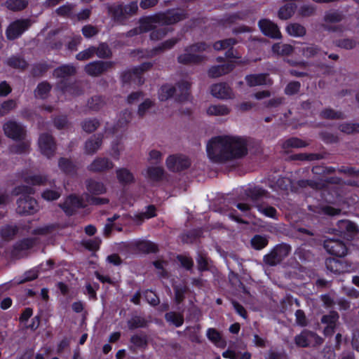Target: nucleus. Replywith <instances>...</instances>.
Masks as SVG:
<instances>
[{"label":"nucleus","instance_id":"nucleus-17","mask_svg":"<svg viewBox=\"0 0 359 359\" xmlns=\"http://www.w3.org/2000/svg\"><path fill=\"white\" fill-rule=\"evenodd\" d=\"M114 163L106 157H97L87 167L88 171L95 173L105 172L111 170Z\"/></svg>","mask_w":359,"mask_h":359},{"label":"nucleus","instance_id":"nucleus-51","mask_svg":"<svg viewBox=\"0 0 359 359\" xmlns=\"http://www.w3.org/2000/svg\"><path fill=\"white\" fill-rule=\"evenodd\" d=\"M206 335L208 339L215 345L219 346L221 342L225 345V341L223 340L221 333L215 328H208Z\"/></svg>","mask_w":359,"mask_h":359},{"label":"nucleus","instance_id":"nucleus-5","mask_svg":"<svg viewBox=\"0 0 359 359\" xmlns=\"http://www.w3.org/2000/svg\"><path fill=\"white\" fill-rule=\"evenodd\" d=\"M108 15L116 24L126 25L130 18L135 15L138 11L137 1H131L127 4L114 3L107 4Z\"/></svg>","mask_w":359,"mask_h":359},{"label":"nucleus","instance_id":"nucleus-64","mask_svg":"<svg viewBox=\"0 0 359 359\" xmlns=\"http://www.w3.org/2000/svg\"><path fill=\"white\" fill-rule=\"evenodd\" d=\"M95 46H92L87 49L79 52L76 55L78 60L83 61L92 58L95 55Z\"/></svg>","mask_w":359,"mask_h":359},{"label":"nucleus","instance_id":"nucleus-58","mask_svg":"<svg viewBox=\"0 0 359 359\" xmlns=\"http://www.w3.org/2000/svg\"><path fill=\"white\" fill-rule=\"evenodd\" d=\"M59 168L65 172L71 174L75 172L74 164L69 159L61 158L58 162Z\"/></svg>","mask_w":359,"mask_h":359},{"label":"nucleus","instance_id":"nucleus-37","mask_svg":"<svg viewBox=\"0 0 359 359\" xmlns=\"http://www.w3.org/2000/svg\"><path fill=\"white\" fill-rule=\"evenodd\" d=\"M308 245L303 244L296 250L295 254L302 262H310L314 258V254Z\"/></svg>","mask_w":359,"mask_h":359},{"label":"nucleus","instance_id":"nucleus-30","mask_svg":"<svg viewBox=\"0 0 359 359\" xmlns=\"http://www.w3.org/2000/svg\"><path fill=\"white\" fill-rule=\"evenodd\" d=\"M179 41V39L172 38L165 41L156 47L152 48L149 54V57L155 56L165 50H170Z\"/></svg>","mask_w":359,"mask_h":359},{"label":"nucleus","instance_id":"nucleus-53","mask_svg":"<svg viewBox=\"0 0 359 359\" xmlns=\"http://www.w3.org/2000/svg\"><path fill=\"white\" fill-rule=\"evenodd\" d=\"M105 104L104 99L101 96H93L88 101V107L93 111H99Z\"/></svg>","mask_w":359,"mask_h":359},{"label":"nucleus","instance_id":"nucleus-34","mask_svg":"<svg viewBox=\"0 0 359 359\" xmlns=\"http://www.w3.org/2000/svg\"><path fill=\"white\" fill-rule=\"evenodd\" d=\"M269 238V236L256 234L250 239L251 247L256 250H261L268 245Z\"/></svg>","mask_w":359,"mask_h":359},{"label":"nucleus","instance_id":"nucleus-31","mask_svg":"<svg viewBox=\"0 0 359 359\" xmlns=\"http://www.w3.org/2000/svg\"><path fill=\"white\" fill-rule=\"evenodd\" d=\"M86 185L88 192L93 195L102 194L107 191V189L102 182L93 179L86 180Z\"/></svg>","mask_w":359,"mask_h":359},{"label":"nucleus","instance_id":"nucleus-40","mask_svg":"<svg viewBox=\"0 0 359 359\" xmlns=\"http://www.w3.org/2000/svg\"><path fill=\"white\" fill-rule=\"evenodd\" d=\"M20 142L13 144L10 147V151L13 154H22L29 152L30 147V142L26 140H20Z\"/></svg>","mask_w":359,"mask_h":359},{"label":"nucleus","instance_id":"nucleus-63","mask_svg":"<svg viewBox=\"0 0 359 359\" xmlns=\"http://www.w3.org/2000/svg\"><path fill=\"white\" fill-rule=\"evenodd\" d=\"M7 65L13 68L24 69L27 66L25 60L20 57L13 56L8 59Z\"/></svg>","mask_w":359,"mask_h":359},{"label":"nucleus","instance_id":"nucleus-52","mask_svg":"<svg viewBox=\"0 0 359 359\" xmlns=\"http://www.w3.org/2000/svg\"><path fill=\"white\" fill-rule=\"evenodd\" d=\"M101 240L99 238H94L82 241V245L89 251L95 252L100 249Z\"/></svg>","mask_w":359,"mask_h":359},{"label":"nucleus","instance_id":"nucleus-61","mask_svg":"<svg viewBox=\"0 0 359 359\" xmlns=\"http://www.w3.org/2000/svg\"><path fill=\"white\" fill-rule=\"evenodd\" d=\"M176 258L180 263L182 267L184 268L187 271L192 269L194 266V261L191 257L184 255H177Z\"/></svg>","mask_w":359,"mask_h":359},{"label":"nucleus","instance_id":"nucleus-41","mask_svg":"<svg viewBox=\"0 0 359 359\" xmlns=\"http://www.w3.org/2000/svg\"><path fill=\"white\" fill-rule=\"evenodd\" d=\"M165 319L168 323L174 325L176 327L182 326L184 321L183 314L175 311L167 312L165 314Z\"/></svg>","mask_w":359,"mask_h":359},{"label":"nucleus","instance_id":"nucleus-43","mask_svg":"<svg viewBox=\"0 0 359 359\" xmlns=\"http://www.w3.org/2000/svg\"><path fill=\"white\" fill-rule=\"evenodd\" d=\"M176 91L175 87L169 84L163 85L158 90V98L161 101H165L173 96L175 97Z\"/></svg>","mask_w":359,"mask_h":359},{"label":"nucleus","instance_id":"nucleus-45","mask_svg":"<svg viewBox=\"0 0 359 359\" xmlns=\"http://www.w3.org/2000/svg\"><path fill=\"white\" fill-rule=\"evenodd\" d=\"M22 180L28 184H31L33 186H40L43 185L47 182V177L45 175H23Z\"/></svg>","mask_w":359,"mask_h":359},{"label":"nucleus","instance_id":"nucleus-60","mask_svg":"<svg viewBox=\"0 0 359 359\" xmlns=\"http://www.w3.org/2000/svg\"><path fill=\"white\" fill-rule=\"evenodd\" d=\"M82 128L87 133H93L100 126V122L96 118L86 119L83 121Z\"/></svg>","mask_w":359,"mask_h":359},{"label":"nucleus","instance_id":"nucleus-62","mask_svg":"<svg viewBox=\"0 0 359 359\" xmlns=\"http://www.w3.org/2000/svg\"><path fill=\"white\" fill-rule=\"evenodd\" d=\"M320 116L327 119H341L344 118L341 112L335 111L331 109H326L321 111Z\"/></svg>","mask_w":359,"mask_h":359},{"label":"nucleus","instance_id":"nucleus-1","mask_svg":"<svg viewBox=\"0 0 359 359\" xmlns=\"http://www.w3.org/2000/svg\"><path fill=\"white\" fill-rule=\"evenodd\" d=\"M207 153L212 161L225 163L244 156L247 154V142L241 137H215L208 143Z\"/></svg>","mask_w":359,"mask_h":359},{"label":"nucleus","instance_id":"nucleus-9","mask_svg":"<svg viewBox=\"0 0 359 359\" xmlns=\"http://www.w3.org/2000/svg\"><path fill=\"white\" fill-rule=\"evenodd\" d=\"M62 209L65 214L68 216L80 215L83 216L88 211L86 208V203L82 198L78 197L75 195H70L68 196L65 202L60 205Z\"/></svg>","mask_w":359,"mask_h":359},{"label":"nucleus","instance_id":"nucleus-33","mask_svg":"<svg viewBox=\"0 0 359 359\" xmlns=\"http://www.w3.org/2000/svg\"><path fill=\"white\" fill-rule=\"evenodd\" d=\"M325 267L327 271L334 274H339L344 271L343 263L335 258H327L325 262Z\"/></svg>","mask_w":359,"mask_h":359},{"label":"nucleus","instance_id":"nucleus-18","mask_svg":"<svg viewBox=\"0 0 359 359\" xmlns=\"http://www.w3.org/2000/svg\"><path fill=\"white\" fill-rule=\"evenodd\" d=\"M190 161L184 156H170L166 159L168 168L173 172H178L187 169L190 166Z\"/></svg>","mask_w":359,"mask_h":359},{"label":"nucleus","instance_id":"nucleus-56","mask_svg":"<svg viewBox=\"0 0 359 359\" xmlns=\"http://www.w3.org/2000/svg\"><path fill=\"white\" fill-rule=\"evenodd\" d=\"M170 29L168 27H158L155 28L151 32L149 37L152 41H159L163 39L169 32Z\"/></svg>","mask_w":359,"mask_h":359},{"label":"nucleus","instance_id":"nucleus-35","mask_svg":"<svg viewBox=\"0 0 359 359\" xmlns=\"http://www.w3.org/2000/svg\"><path fill=\"white\" fill-rule=\"evenodd\" d=\"M130 342L137 348L145 349L148 346V337L144 332L135 334L130 337Z\"/></svg>","mask_w":359,"mask_h":359},{"label":"nucleus","instance_id":"nucleus-12","mask_svg":"<svg viewBox=\"0 0 359 359\" xmlns=\"http://www.w3.org/2000/svg\"><path fill=\"white\" fill-rule=\"evenodd\" d=\"M323 247L327 253L337 257H343L348 252L346 245L340 239L328 238L324 241Z\"/></svg>","mask_w":359,"mask_h":359},{"label":"nucleus","instance_id":"nucleus-22","mask_svg":"<svg viewBox=\"0 0 359 359\" xmlns=\"http://www.w3.org/2000/svg\"><path fill=\"white\" fill-rule=\"evenodd\" d=\"M258 25L264 35L273 39H280L281 37L278 26L272 21L268 19H262L259 21Z\"/></svg>","mask_w":359,"mask_h":359},{"label":"nucleus","instance_id":"nucleus-57","mask_svg":"<svg viewBox=\"0 0 359 359\" xmlns=\"http://www.w3.org/2000/svg\"><path fill=\"white\" fill-rule=\"evenodd\" d=\"M156 208L154 205H149L145 212H140L135 215L137 222H144L146 219L151 218L156 216Z\"/></svg>","mask_w":359,"mask_h":359},{"label":"nucleus","instance_id":"nucleus-47","mask_svg":"<svg viewBox=\"0 0 359 359\" xmlns=\"http://www.w3.org/2000/svg\"><path fill=\"white\" fill-rule=\"evenodd\" d=\"M202 233L200 229H193L184 232L181 236L182 241L184 243H193L201 237Z\"/></svg>","mask_w":359,"mask_h":359},{"label":"nucleus","instance_id":"nucleus-24","mask_svg":"<svg viewBox=\"0 0 359 359\" xmlns=\"http://www.w3.org/2000/svg\"><path fill=\"white\" fill-rule=\"evenodd\" d=\"M191 83L188 80H182L177 83L175 87V100L178 102H184L189 100L190 96V87Z\"/></svg>","mask_w":359,"mask_h":359},{"label":"nucleus","instance_id":"nucleus-15","mask_svg":"<svg viewBox=\"0 0 359 359\" xmlns=\"http://www.w3.org/2000/svg\"><path fill=\"white\" fill-rule=\"evenodd\" d=\"M113 65L114 62L110 61H94L87 64L84 70L91 76H99L111 69Z\"/></svg>","mask_w":359,"mask_h":359},{"label":"nucleus","instance_id":"nucleus-21","mask_svg":"<svg viewBox=\"0 0 359 359\" xmlns=\"http://www.w3.org/2000/svg\"><path fill=\"white\" fill-rule=\"evenodd\" d=\"M245 194L252 204L257 208L260 205L259 202L269 197L268 191L259 187L248 188L245 191Z\"/></svg>","mask_w":359,"mask_h":359},{"label":"nucleus","instance_id":"nucleus-11","mask_svg":"<svg viewBox=\"0 0 359 359\" xmlns=\"http://www.w3.org/2000/svg\"><path fill=\"white\" fill-rule=\"evenodd\" d=\"M152 66L153 64L151 62H144L137 67L126 70L121 75L122 81L125 83L131 81L137 84L143 83L144 80L142 79V74L149 70Z\"/></svg>","mask_w":359,"mask_h":359},{"label":"nucleus","instance_id":"nucleus-25","mask_svg":"<svg viewBox=\"0 0 359 359\" xmlns=\"http://www.w3.org/2000/svg\"><path fill=\"white\" fill-rule=\"evenodd\" d=\"M103 135L97 134L91 136L85 143V153L88 155L95 154L101 147Z\"/></svg>","mask_w":359,"mask_h":359},{"label":"nucleus","instance_id":"nucleus-7","mask_svg":"<svg viewBox=\"0 0 359 359\" xmlns=\"http://www.w3.org/2000/svg\"><path fill=\"white\" fill-rule=\"evenodd\" d=\"M209 48L210 46L204 42L192 44L185 48L184 53L177 57V61L184 65L198 64L205 59L200 53Z\"/></svg>","mask_w":359,"mask_h":359},{"label":"nucleus","instance_id":"nucleus-59","mask_svg":"<svg viewBox=\"0 0 359 359\" xmlns=\"http://www.w3.org/2000/svg\"><path fill=\"white\" fill-rule=\"evenodd\" d=\"M344 15L337 11L326 13L324 20L327 22L336 23L339 22L344 19Z\"/></svg>","mask_w":359,"mask_h":359},{"label":"nucleus","instance_id":"nucleus-14","mask_svg":"<svg viewBox=\"0 0 359 359\" xmlns=\"http://www.w3.org/2000/svg\"><path fill=\"white\" fill-rule=\"evenodd\" d=\"M39 147L42 154L48 158L54 156L56 144L53 136L48 133H43L39 138Z\"/></svg>","mask_w":359,"mask_h":359},{"label":"nucleus","instance_id":"nucleus-55","mask_svg":"<svg viewBox=\"0 0 359 359\" xmlns=\"http://www.w3.org/2000/svg\"><path fill=\"white\" fill-rule=\"evenodd\" d=\"M50 89L51 86L48 82H41L37 86L35 90V96L41 99H45Z\"/></svg>","mask_w":359,"mask_h":359},{"label":"nucleus","instance_id":"nucleus-3","mask_svg":"<svg viewBox=\"0 0 359 359\" xmlns=\"http://www.w3.org/2000/svg\"><path fill=\"white\" fill-rule=\"evenodd\" d=\"M34 192L35 190L33 187L27 185L18 186L13 190V195L22 194V196L17 201L16 212L18 214L21 215H33L39 210L40 207L36 200L29 196Z\"/></svg>","mask_w":359,"mask_h":359},{"label":"nucleus","instance_id":"nucleus-16","mask_svg":"<svg viewBox=\"0 0 359 359\" xmlns=\"http://www.w3.org/2000/svg\"><path fill=\"white\" fill-rule=\"evenodd\" d=\"M29 20H18L11 23L6 29V36L9 40L18 38L29 27Z\"/></svg>","mask_w":359,"mask_h":359},{"label":"nucleus","instance_id":"nucleus-48","mask_svg":"<svg viewBox=\"0 0 359 359\" xmlns=\"http://www.w3.org/2000/svg\"><path fill=\"white\" fill-rule=\"evenodd\" d=\"M272 50L278 55H289L293 52L294 48L290 44L277 43L273 45Z\"/></svg>","mask_w":359,"mask_h":359},{"label":"nucleus","instance_id":"nucleus-20","mask_svg":"<svg viewBox=\"0 0 359 359\" xmlns=\"http://www.w3.org/2000/svg\"><path fill=\"white\" fill-rule=\"evenodd\" d=\"M211 94L220 100L233 99L234 93L231 88L226 83H219L211 86Z\"/></svg>","mask_w":359,"mask_h":359},{"label":"nucleus","instance_id":"nucleus-44","mask_svg":"<svg viewBox=\"0 0 359 359\" xmlns=\"http://www.w3.org/2000/svg\"><path fill=\"white\" fill-rule=\"evenodd\" d=\"M308 144L304 140L297 137H290L282 143V148L285 151L291 148H302Z\"/></svg>","mask_w":359,"mask_h":359},{"label":"nucleus","instance_id":"nucleus-50","mask_svg":"<svg viewBox=\"0 0 359 359\" xmlns=\"http://www.w3.org/2000/svg\"><path fill=\"white\" fill-rule=\"evenodd\" d=\"M5 5L11 11H18L27 6L28 0H7Z\"/></svg>","mask_w":359,"mask_h":359},{"label":"nucleus","instance_id":"nucleus-49","mask_svg":"<svg viewBox=\"0 0 359 359\" xmlns=\"http://www.w3.org/2000/svg\"><path fill=\"white\" fill-rule=\"evenodd\" d=\"M286 31L292 36L300 37L306 34V29L298 23H292L287 26Z\"/></svg>","mask_w":359,"mask_h":359},{"label":"nucleus","instance_id":"nucleus-38","mask_svg":"<svg viewBox=\"0 0 359 359\" xmlns=\"http://www.w3.org/2000/svg\"><path fill=\"white\" fill-rule=\"evenodd\" d=\"M116 177L121 184H127L134 182L133 173L127 168H118L116 170Z\"/></svg>","mask_w":359,"mask_h":359},{"label":"nucleus","instance_id":"nucleus-39","mask_svg":"<svg viewBox=\"0 0 359 359\" xmlns=\"http://www.w3.org/2000/svg\"><path fill=\"white\" fill-rule=\"evenodd\" d=\"M297 9V5L294 2L286 3L278 11V17L282 20L290 18Z\"/></svg>","mask_w":359,"mask_h":359},{"label":"nucleus","instance_id":"nucleus-29","mask_svg":"<svg viewBox=\"0 0 359 359\" xmlns=\"http://www.w3.org/2000/svg\"><path fill=\"white\" fill-rule=\"evenodd\" d=\"M233 68L234 65L232 62H228L222 65L213 66L208 70V75L210 77L217 78L229 73L233 69Z\"/></svg>","mask_w":359,"mask_h":359},{"label":"nucleus","instance_id":"nucleus-32","mask_svg":"<svg viewBox=\"0 0 359 359\" xmlns=\"http://www.w3.org/2000/svg\"><path fill=\"white\" fill-rule=\"evenodd\" d=\"M314 337V332L304 330L302 332L294 337V342L299 347H307L309 346L310 339Z\"/></svg>","mask_w":359,"mask_h":359},{"label":"nucleus","instance_id":"nucleus-42","mask_svg":"<svg viewBox=\"0 0 359 359\" xmlns=\"http://www.w3.org/2000/svg\"><path fill=\"white\" fill-rule=\"evenodd\" d=\"M19 226H4L1 229V236L5 241L13 240L19 231Z\"/></svg>","mask_w":359,"mask_h":359},{"label":"nucleus","instance_id":"nucleus-23","mask_svg":"<svg viewBox=\"0 0 359 359\" xmlns=\"http://www.w3.org/2000/svg\"><path fill=\"white\" fill-rule=\"evenodd\" d=\"M245 80L250 87L271 85L268 74H253L245 76Z\"/></svg>","mask_w":359,"mask_h":359},{"label":"nucleus","instance_id":"nucleus-27","mask_svg":"<svg viewBox=\"0 0 359 359\" xmlns=\"http://www.w3.org/2000/svg\"><path fill=\"white\" fill-rule=\"evenodd\" d=\"M237 42H238L237 40H236L235 39H233V38L226 39L216 41L213 44V48L216 50H221L229 48V49L226 53V56L227 57H236V56H234L233 55L232 47L236 43H237Z\"/></svg>","mask_w":359,"mask_h":359},{"label":"nucleus","instance_id":"nucleus-2","mask_svg":"<svg viewBox=\"0 0 359 359\" xmlns=\"http://www.w3.org/2000/svg\"><path fill=\"white\" fill-rule=\"evenodd\" d=\"M187 18V13L182 10H168L165 12L158 13L140 20L138 27L141 34L151 32L156 27L155 24L173 25Z\"/></svg>","mask_w":359,"mask_h":359},{"label":"nucleus","instance_id":"nucleus-10","mask_svg":"<svg viewBox=\"0 0 359 359\" xmlns=\"http://www.w3.org/2000/svg\"><path fill=\"white\" fill-rule=\"evenodd\" d=\"M339 316L337 311H332L328 314L323 315L320 319V324L316 323V330L322 326L323 334L325 337H331L336 331Z\"/></svg>","mask_w":359,"mask_h":359},{"label":"nucleus","instance_id":"nucleus-28","mask_svg":"<svg viewBox=\"0 0 359 359\" xmlns=\"http://www.w3.org/2000/svg\"><path fill=\"white\" fill-rule=\"evenodd\" d=\"M231 109L229 107L223 104H210L206 109L208 116H224L230 114Z\"/></svg>","mask_w":359,"mask_h":359},{"label":"nucleus","instance_id":"nucleus-8","mask_svg":"<svg viewBox=\"0 0 359 359\" xmlns=\"http://www.w3.org/2000/svg\"><path fill=\"white\" fill-rule=\"evenodd\" d=\"M291 246L285 243L276 245L271 251L264 255V263L270 266H275L282 262L291 252Z\"/></svg>","mask_w":359,"mask_h":359},{"label":"nucleus","instance_id":"nucleus-54","mask_svg":"<svg viewBox=\"0 0 359 359\" xmlns=\"http://www.w3.org/2000/svg\"><path fill=\"white\" fill-rule=\"evenodd\" d=\"M164 170L161 167H149L147 170V174L153 181H159L163 176Z\"/></svg>","mask_w":359,"mask_h":359},{"label":"nucleus","instance_id":"nucleus-19","mask_svg":"<svg viewBox=\"0 0 359 359\" xmlns=\"http://www.w3.org/2000/svg\"><path fill=\"white\" fill-rule=\"evenodd\" d=\"M36 238H25L19 240L12 247L11 255L13 258H18L20 252L32 249L37 243Z\"/></svg>","mask_w":359,"mask_h":359},{"label":"nucleus","instance_id":"nucleus-4","mask_svg":"<svg viewBox=\"0 0 359 359\" xmlns=\"http://www.w3.org/2000/svg\"><path fill=\"white\" fill-rule=\"evenodd\" d=\"M334 172V168H323L316 165V190H321L320 196L327 203H332L334 199V196L331 193L329 186L340 184L341 179L337 177H326L322 175L333 173Z\"/></svg>","mask_w":359,"mask_h":359},{"label":"nucleus","instance_id":"nucleus-46","mask_svg":"<svg viewBox=\"0 0 359 359\" xmlns=\"http://www.w3.org/2000/svg\"><path fill=\"white\" fill-rule=\"evenodd\" d=\"M95 55L101 59H109L112 56V51L106 43H100L97 47L95 46Z\"/></svg>","mask_w":359,"mask_h":359},{"label":"nucleus","instance_id":"nucleus-13","mask_svg":"<svg viewBox=\"0 0 359 359\" xmlns=\"http://www.w3.org/2000/svg\"><path fill=\"white\" fill-rule=\"evenodd\" d=\"M3 130L6 136L14 140H25L26 130L25 127L15 121H8L3 126Z\"/></svg>","mask_w":359,"mask_h":359},{"label":"nucleus","instance_id":"nucleus-26","mask_svg":"<svg viewBox=\"0 0 359 359\" xmlns=\"http://www.w3.org/2000/svg\"><path fill=\"white\" fill-rule=\"evenodd\" d=\"M135 248L144 254L156 253L158 252L157 244L150 241H137L134 243Z\"/></svg>","mask_w":359,"mask_h":359},{"label":"nucleus","instance_id":"nucleus-6","mask_svg":"<svg viewBox=\"0 0 359 359\" xmlns=\"http://www.w3.org/2000/svg\"><path fill=\"white\" fill-rule=\"evenodd\" d=\"M76 72V68L73 65H62L53 71V76L60 79L57 83V88L64 93H69L74 95H78L81 93V90L76 83L67 84L69 77L74 75Z\"/></svg>","mask_w":359,"mask_h":359},{"label":"nucleus","instance_id":"nucleus-36","mask_svg":"<svg viewBox=\"0 0 359 359\" xmlns=\"http://www.w3.org/2000/svg\"><path fill=\"white\" fill-rule=\"evenodd\" d=\"M148 320L140 316H134L127 321L128 327L130 330L146 328L148 326Z\"/></svg>","mask_w":359,"mask_h":359}]
</instances>
